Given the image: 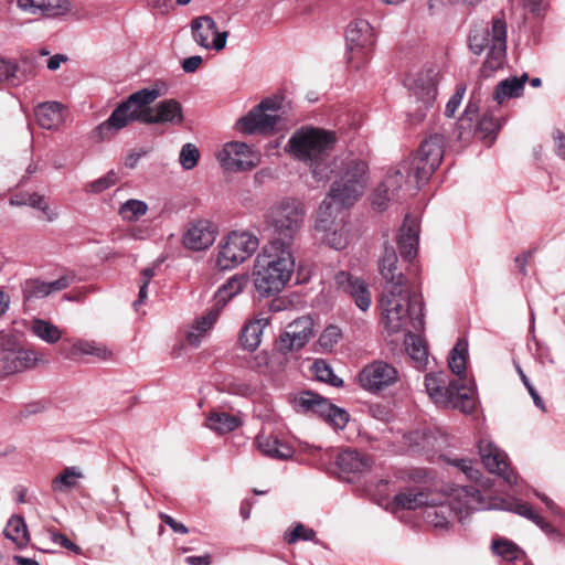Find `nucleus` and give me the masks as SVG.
<instances>
[{
	"label": "nucleus",
	"instance_id": "nucleus-1",
	"mask_svg": "<svg viewBox=\"0 0 565 565\" xmlns=\"http://www.w3.org/2000/svg\"><path fill=\"white\" fill-rule=\"evenodd\" d=\"M167 92L168 85L166 83L156 82L150 87L132 93L113 110L107 120L96 127L95 136L99 140L108 139L111 132L119 131L132 121L147 125H182L184 121L183 107L177 99H163L153 107L150 106Z\"/></svg>",
	"mask_w": 565,
	"mask_h": 565
},
{
	"label": "nucleus",
	"instance_id": "nucleus-2",
	"mask_svg": "<svg viewBox=\"0 0 565 565\" xmlns=\"http://www.w3.org/2000/svg\"><path fill=\"white\" fill-rule=\"evenodd\" d=\"M396 270L397 254L393 246L386 245L380 260V273L386 280L381 298L385 327L390 333H396L409 323L415 331H420L424 329L422 295Z\"/></svg>",
	"mask_w": 565,
	"mask_h": 565
},
{
	"label": "nucleus",
	"instance_id": "nucleus-3",
	"mask_svg": "<svg viewBox=\"0 0 565 565\" xmlns=\"http://www.w3.org/2000/svg\"><path fill=\"white\" fill-rule=\"evenodd\" d=\"M335 143L334 131L305 126L291 135L286 149L294 158L309 166L316 181L326 182L331 179L332 167L339 158H330Z\"/></svg>",
	"mask_w": 565,
	"mask_h": 565
},
{
	"label": "nucleus",
	"instance_id": "nucleus-4",
	"mask_svg": "<svg viewBox=\"0 0 565 565\" xmlns=\"http://www.w3.org/2000/svg\"><path fill=\"white\" fill-rule=\"evenodd\" d=\"M332 167L328 199L333 206L345 209L352 206L363 194L369 181L367 163L358 158H338Z\"/></svg>",
	"mask_w": 565,
	"mask_h": 565
},
{
	"label": "nucleus",
	"instance_id": "nucleus-5",
	"mask_svg": "<svg viewBox=\"0 0 565 565\" xmlns=\"http://www.w3.org/2000/svg\"><path fill=\"white\" fill-rule=\"evenodd\" d=\"M425 387L436 404L471 414L477 406L475 383L465 377L448 380L446 373L426 374Z\"/></svg>",
	"mask_w": 565,
	"mask_h": 565
},
{
	"label": "nucleus",
	"instance_id": "nucleus-6",
	"mask_svg": "<svg viewBox=\"0 0 565 565\" xmlns=\"http://www.w3.org/2000/svg\"><path fill=\"white\" fill-rule=\"evenodd\" d=\"M306 216V209L301 201L286 198L275 203L266 216L267 225L273 230L275 250L289 249L299 234Z\"/></svg>",
	"mask_w": 565,
	"mask_h": 565
},
{
	"label": "nucleus",
	"instance_id": "nucleus-7",
	"mask_svg": "<svg viewBox=\"0 0 565 565\" xmlns=\"http://www.w3.org/2000/svg\"><path fill=\"white\" fill-rule=\"evenodd\" d=\"M295 268L289 249L257 256L254 269V285L260 297H270L282 290Z\"/></svg>",
	"mask_w": 565,
	"mask_h": 565
},
{
	"label": "nucleus",
	"instance_id": "nucleus-8",
	"mask_svg": "<svg viewBox=\"0 0 565 565\" xmlns=\"http://www.w3.org/2000/svg\"><path fill=\"white\" fill-rule=\"evenodd\" d=\"M470 51L480 55L487 51V58L483 70L495 71L500 68L507 56V23L500 17H494L491 28L488 25H476L468 39Z\"/></svg>",
	"mask_w": 565,
	"mask_h": 565
},
{
	"label": "nucleus",
	"instance_id": "nucleus-9",
	"mask_svg": "<svg viewBox=\"0 0 565 565\" xmlns=\"http://www.w3.org/2000/svg\"><path fill=\"white\" fill-rule=\"evenodd\" d=\"M439 73L435 68H427L416 76L407 78L406 85L411 92V109L408 116L412 121L418 122L426 117L427 110L433 107L437 96Z\"/></svg>",
	"mask_w": 565,
	"mask_h": 565
},
{
	"label": "nucleus",
	"instance_id": "nucleus-10",
	"mask_svg": "<svg viewBox=\"0 0 565 565\" xmlns=\"http://www.w3.org/2000/svg\"><path fill=\"white\" fill-rule=\"evenodd\" d=\"M444 146V136L439 134L430 135L422 142L416 154L407 159V162L415 169L414 181H409L408 185L411 184L413 189H420L429 180L441 163Z\"/></svg>",
	"mask_w": 565,
	"mask_h": 565
},
{
	"label": "nucleus",
	"instance_id": "nucleus-11",
	"mask_svg": "<svg viewBox=\"0 0 565 565\" xmlns=\"http://www.w3.org/2000/svg\"><path fill=\"white\" fill-rule=\"evenodd\" d=\"M415 169L407 162L402 161L396 169L390 171L374 193L373 204L381 211L385 210L387 202L398 201L405 194H413L419 189H413L409 181H414Z\"/></svg>",
	"mask_w": 565,
	"mask_h": 565
},
{
	"label": "nucleus",
	"instance_id": "nucleus-12",
	"mask_svg": "<svg viewBox=\"0 0 565 565\" xmlns=\"http://www.w3.org/2000/svg\"><path fill=\"white\" fill-rule=\"evenodd\" d=\"M258 245L257 236L249 232H231L221 244L216 264L222 270L232 269L249 258Z\"/></svg>",
	"mask_w": 565,
	"mask_h": 565
},
{
	"label": "nucleus",
	"instance_id": "nucleus-13",
	"mask_svg": "<svg viewBox=\"0 0 565 565\" xmlns=\"http://www.w3.org/2000/svg\"><path fill=\"white\" fill-rule=\"evenodd\" d=\"M280 102L276 98H265L253 107L247 115L237 121L238 130L245 134L271 135L280 121L278 111Z\"/></svg>",
	"mask_w": 565,
	"mask_h": 565
},
{
	"label": "nucleus",
	"instance_id": "nucleus-14",
	"mask_svg": "<svg viewBox=\"0 0 565 565\" xmlns=\"http://www.w3.org/2000/svg\"><path fill=\"white\" fill-rule=\"evenodd\" d=\"M339 209L333 206L328 199L319 205L315 225L316 236L331 248L341 250L348 244V235L341 222L337 221Z\"/></svg>",
	"mask_w": 565,
	"mask_h": 565
},
{
	"label": "nucleus",
	"instance_id": "nucleus-15",
	"mask_svg": "<svg viewBox=\"0 0 565 565\" xmlns=\"http://www.w3.org/2000/svg\"><path fill=\"white\" fill-rule=\"evenodd\" d=\"M349 62L359 68L365 62L371 46L374 43V33L371 24L363 19L352 21L345 32Z\"/></svg>",
	"mask_w": 565,
	"mask_h": 565
},
{
	"label": "nucleus",
	"instance_id": "nucleus-16",
	"mask_svg": "<svg viewBox=\"0 0 565 565\" xmlns=\"http://www.w3.org/2000/svg\"><path fill=\"white\" fill-rule=\"evenodd\" d=\"M36 353L23 349L13 337L0 334V372L14 374L34 365Z\"/></svg>",
	"mask_w": 565,
	"mask_h": 565
},
{
	"label": "nucleus",
	"instance_id": "nucleus-17",
	"mask_svg": "<svg viewBox=\"0 0 565 565\" xmlns=\"http://www.w3.org/2000/svg\"><path fill=\"white\" fill-rule=\"evenodd\" d=\"M398 379V371L384 361L365 365L359 374L360 385L370 393H379L394 385Z\"/></svg>",
	"mask_w": 565,
	"mask_h": 565
},
{
	"label": "nucleus",
	"instance_id": "nucleus-18",
	"mask_svg": "<svg viewBox=\"0 0 565 565\" xmlns=\"http://www.w3.org/2000/svg\"><path fill=\"white\" fill-rule=\"evenodd\" d=\"M223 168L228 171H247L256 167L257 156L245 142L232 141L224 145L218 154Z\"/></svg>",
	"mask_w": 565,
	"mask_h": 565
},
{
	"label": "nucleus",
	"instance_id": "nucleus-19",
	"mask_svg": "<svg viewBox=\"0 0 565 565\" xmlns=\"http://www.w3.org/2000/svg\"><path fill=\"white\" fill-rule=\"evenodd\" d=\"M313 334V320L303 316L290 322L286 331L280 334L278 350L287 354L291 351L302 349Z\"/></svg>",
	"mask_w": 565,
	"mask_h": 565
},
{
	"label": "nucleus",
	"instance_id": "nucleus-20",
	"mask_svg": "<svg viewBox=\"0 0 565 565\" xmlns=\"http://www.w3.org/2000/svg\"><path fill=\"white\" fill-rule=\"evenodd\" d=\"M193 40L204 49L221 51L226 45L228 33L218 32L216 22L210 15L198 17L191 22Z\"/></svg>",
	"mask_w": 565,
	"mask_h": 565
},
{
	"label": "nucleus",
	"instance_id": "nucleus-21",
	"mask_svg": "<svg viewBox=\"0 0 565 565\" xmlns=\"http://www.w3.org/2000/svg\"><path fill=\"white\" fill-rule=\"evenodd\" d=\"M478 448L482 463L490 472L498 473L509 484L516 483V475L510 469L505 452L486 439L479 441Z\"/></svg>",
	"mask_w": 565,
	"mask_h": 565
},
{
	"label": "nucleus",
	"instance_id": "nucleus-22",
	"mask_svg": "<svg viewBox=\"0 0 565 565\" xmlns=\"http://www.w3.org/2000/svg\"><path fill=\"white\" fill-rule=\"evenodd\" d=\"M334 279L338 289L350 296L360 310L366 311L370 308L371 292L364 280L347 271H339Z\"/></svg>",
	"mask_w": 565,
	"mask_h": 565
},
{
	"label": "nucleus",
	"instance_id": "nucleus-23",
	"mask_svg": "<svg viewBox=\"0 0 565 565\" xmlns=\"http://www.w3.org/2000/svg\"><path fill=\"white\" fill-rule=\"evenodd\" d=\"M456 515V505L445 494L436 492L424 510L425 521L434 527L446 529Z\"/></svg>",
	"mask_w": 565,
	"mask_h": 565
},
{
	"label": "nucleus",
	"instance_id": "nucleus-24",
	"mask_svg": "<svg viewBox=\"0 0 565 565\" xmlns=\"http://www.w3.org/2000/svg\"><path fill=\"white\" fill-rule=\"evenodd\" d=\"M216 233V226L207 220L192 222L183 235V245L192 250L206 249L214 243Z\"/></svg>",
	"mask_w": 565,
	"mask_h": 565
},
{
	"label": "nucleus",
	"instance_id": "nucleus-25",
	"mask_svg": "<svg viewBox=\"0 0 565 565\" xmlns=\"http://www.w3.org/2000/svg\"><path fill=\"white\" fill-rule=\"evenodd\" d=\"M419 242V224L415 216L406 215L399 228L397 245L399 254L406 262H413L417 256Z\"/></svg>",
	"mask_w": 565,
	"mask_h": 565
},
{
	"label": "nucleus",
	"instance_id": "nucleus-26",
	"mask_svg": "<svg viewBox=\"0 0 565 565\" xmlns=\"http://www.w3.org/2000/svg\"><path fill=\"white\" fill-rule=\"evenodd\" d=\"M452 501L456 505V515L460 522L472 511L488 509L480 490L475 486H466L456 491Z\"/></svg>",
	"mask_w": 565,
	"mask_h": 565
},
{
	"label": "nucleus",
	"instance_id": "nucleus-27",
	"mask_svg": "<svg viewBox=\"0 0 565 565\" xmlns=\"http://www.w3.org/2000/svg\"><path fill=\"white\" fill-rule=\"evenodd\" d=\"M23 11L47 18L63 15L71 10L68 0H18Z\"/></svg>",
	"mask_w": 565,
	"mask_h": 565
},
{
	"label": "nucleus",
	"instance_id": "nucleus-28",
	"mask_svg": "<svg viewBox=\"0 0 565 565\" xmlns=\"http://www.w3.org/2000/svg\"><path fill=\"white\" fill-rule=\"evenodd\" d=\"M31 75V67L26 60L21 63H14L0 58V83L9 86H19Z\"/></svg>",
	"mask_w": 565,
	"mask_h": 565
},
{
	"label": "nucleus",
	"instance_id": "nucleus-29",
	"mask_svg": "<svg viewBox=\"0 0 565 565\" xmlns=\"http://www.w3.org/2000/svg\"><path fill=\"white\" fill-rule=\"evenodd\" d=\"M337 466L344 473H361L371 468L372 459L358 450L347 449L338 455Z\"/></svg>",
	"mask_w": 565,
	"mask_h": 565
},
{
	"label": "nucleus",
	"instance_id": "nucleus-30",
	"mask_svg": "<svg viewBox=\"0 0 565 565\" xmlns=\"http://www.w3.org/2000/svg\"><path fill=\"white\" fill-rule=\"evenodd\" d=\"M257 448L267 457L286 460L292 457L294 448L277 437L259 434L256 437Z\"/></svg>",
	"mask_w": 565,
	"mask_h": 565
},
{
	"label": "nucleus",
	"instance_id": "nucleus-31",
	"mask_svg": "<svg viewBox=\"0 0 565 565\" xmlns=\"http://www.w3.org/2000/svg\"><path fill=\"white\" fill-rule=\"evenodd\" d=\"M435 493L426 489H408L394 497V504L401 509L416 510L424 508L425 510Z\"/></svg>",
	"mask_w": 565,
	"mask_h": 565
},
{
	"label": "nucleus",
	"instance_id": "nucleus-32",
	"mask_svg": "<svg viewBox=\"0 0 565 565\" xmlns=\"http://www.w3.org/2000/svg\"><path fill=\"white\" fill-rule=\"evenodd\" d=\"M326 407H328V399L311 391L300 392L294 398V408L298 413L318 415L321 417Z\"/></svg>",
	"mask_w": 565,
	"mask_h": 565
},
{
	"label": "nucleus",
	"instance_id": "nucleus-33",
	"mask_svg": "<svg viewBox=\"0 0 565 565\" xmlns=\"http://www.w3.org/2000/svg\"><path fill=\"white\" fill-rule=\"evenodd\" d=\"M529 79V75L523 73L521 76H511L501 81L493 93V99L498 104H502L509 98H518L522 95L524 85Z\"/></svg>",
	"mask_w": 565,
	"mask_h": 565
},
{
	"label": "nucleus",
	"instance_id": "nucleus-34",
	"mask_svg": "<svg viewBox=\"0 0 565 565\" xmlns=\"http://www.w3.org/2000/svg\"><path fill=\"white\" fill-rule=\"evenodd\" d=\"M62 109L63 105L58 102L40 104L35 109V117L39 125L47 130L57 127L63 120Z\"/></svg>",
	"mask_w": 565,
	"mask_h": 565
},
{
	"label": "nucleus",
	"instance_id": "nucleus-35",
	"mask_svg": "<svg viewBox=\"0 0 565 565\" xmlns=\"http://www.w3.org/2000/svg\"><path fill=\"white\" fill-rule=\"evenodd\" d=\"M242 420L238 416L226 412H211L206 418V427L220 435L231 433L239 427Z\"/></svg>",
	"mask_w": 565,
	"mask_h": 565
},
{
	"label": "nucleus",
	"instance_id": "nucleus-36",
	"mask_svg": "<svg viewBox=\"0 0 565 565\" xmlns=\"http://www.w3.org/2000/svg\"><path fill=\"white\" fill-rule=\"evenodd\" d=\"M82 478H84V475L78 467H66L52 479L51 489L57 493H66L74 489Z\"/></svg>",
	"mask_w": 565,
	"mask_h": 565
},
{
	"label": "nucleus",
	"instance_id": "nucleus-37",
	"mask_svg": "<svg viewBox=\"0 0 565 565\" xmlns=\"http://www.w3.org/2000/svg\"><path fill=\"white\" fill-rule=\"evenodd\" d=\"M268 324V318H258L247 323L242 330V345L249 351L256 350L260 344L264 328H266Z\"/></svg>",
	"mask_w": 565,
	"mask_h": 565
},
{
	"label": "nucleus",
	"instance_id": "nucleus-38",
	"mask_svg": "<svg viewBox=\"0 0 565 565\" xmlns=\"http://www.w3.org/2000/svg\"><path fill=\"white\" fill-rule=\"evenodd\" d=\"M4 535L14 542L19 548L24 547L30 541L26 524L20 515H12L9 519L4 529Z\"/></svg>",
	"mask_w": 565,
	"mask_h": 565
},
{
	"label": "nucleus",
	"instance_id": "nucleus-39",
	"mask_svg": "<svg viewBox=\"0 0 565 565\" xmlns=\"http://www.w3.org/2000/svg\"><path fill=\"white\" fill-rule=\"evenodd\" d=\"M31 331L49 344H54L62 338V331L58 327L44 319H34L31 324Z\"/></svg>",
	"mask_w": 565,
	"mask_h": 565
},
{
	"label": "nucleus",
	"instance_id": "nucleus-40",
	"mask_svg": "<svg viewBox=\"0 0 565 565\" xmlns=\"http://www.w3.org/2000/svg\"><path fill=\"white\" fill-rule=\"evenodd\" d=\"M406 351L408 352L412 360H414L417 366H423L427 362V349L423 342V340L413 333L412 331H407L405 334Z\"/></svg>",
	"mask_w": 565,
	"mask_h": 565
},
{
	"label": "nucleus",
	"instance_id": "nucleus-41",
	"mask_svg": "<svg viewBox=\"0 0 565 565\" xmlns=\"http://www.w3.org/2000/svg\"><path fill=\"white\" fill-rule=\"evenodd\" d=\"M468 355V343L465 340H459L452 348L448 365L451 372L456 375H462L466 371Z\"/></svg>",
	"mask_w": 565,
	"mask_h": 565
},
{
	"label": "nucleus",
	"instance_id": "nucleus-42",
	"mask_svg": "<svg viewBox=\"0 0 565 565\" xmlns=\"http://www.w3.org/2000/svg\"><path fill=\"white\" fill-rule=\"evenodd\" d=\"M72 355H94L102 360L110 356V351L95 341L77 340L71 349Z\"/></svg>",
	"mask_w": 565,
	"mask_h": 565
},
{
	"label": "nucleus",
	"instance_id": "nucleus-43",
	"mask_svg": "<svg viewBox=\"0 0 565 565\" xmlns=\"http://www.w3.org/2000/svg\"><path fill=\"white\" fill-rule=\"evenodd\" d=\"M217 315L209 312L195 322L192 329L186 334V340L192 347H198L201 343L203 334L212 327L215 322Z\"/></svg>",
	"mask_w": 565,
	"mask_h": 565
},
{
	"label": "nucleus",
	"instance_id": "nucleus-44",
	"mask_svg": "<svg viewBox=\"0 0 565 565\" xmlns=\"http://www.w3.org/2000/svg\"><path fill=\"white\" fill-rule=\"evenodd\" d=\"M513 512L531 520L544 533L548 535L555 533V529L550 523H547L540 514L535 513L530 504L525 502H519L514 505Z\"/></svg>",
	"mask_w": 565,
	"mask_h": 565
},
{
	"label": "nucleus",
	"instance_id": "nucleus-45",
	"mask_svg": "<svg viewBox=\"0 0 565 565\" xmlns=\"http://www.w3.org/2000/svg\"><path fill=\"white\" fill-rule=\"evenodd\" d=\"M311 370L315 376L321 382H326L334 387L343 385L342 379L333 373L332 367L324 360L315 361Z\"/></svg>",
	"mask_w": 565,
	"mask_h": 565
},
{
	"label": "nucleus",
	"instance_id": "nucleus-46",
	"mask_svg": "<svg viewBox=\"0 0 565 565\" xmlns=\"http://www.w3.org/2000/svg\"><path fill=\"white\" fill-rule=\"evenodd\" d=\"M147 211L148 205L146 202L130 199L120 205L119 215L125 221L134 222L137 221L140 216L145 215Z\"/></svg>",
	"mask_w": 565,
	"mask_h": 565
},
{
	"label": "nucleus",
	"instance_id": "nucleus-47",
	"mask_svg": "<svg viewBox=\"0 0 565 565\" xmlns=\"http://www.w3.org/2000/svg\"><path fill=\"white\" fill-rule=\"evenodd\" d=\"M23 299L25 301L42 299L47 296L46 282L40 279H26L22 286Z\"/></svg>",
	"mask_w": 565,
	"mask_h": 565
},
{
	"label": "nucleus",
	"instance_id": "nucleus-48",
	"mask_svg": "<svg viewBox=\"0 0 565 565\" xmlns=\"http://www.w3.org/2000/svg\"><path fill=\"white\" fill-rule=\"evenodd\" d=\"M329 424H331L334 428L343 429L349 420V414L328 401V407L323 409V415H321Z\"/></svg>",
	"mask_w": 565,
	"mask_h": 565
},
{
	"label": "nucleus",
	"instance_id": "nucleus-49",
	"mask_svg": "<svg viewBox=\"0 0 565 565\" xmlns=\"http://www.w3.org/2000/svg\"><path fill=\"white\" fill-rule=\"evenodd\" d=\"M492 551L505 561H514L519 557L520 548L516 544L505 539L494 540Z\"/></svg>",
	"mask_w": 565,
	"mask_h": 565
},
{
	"label": "nucleus",
	"instance_id": "nucleus-50",
	"mask_svg": "<svg viewBox=\"0 0 565 565\" xmlns=\"http://www.w3.org/2000/svg\"><path fill=\"white\" fill-rule=\"evenodd\" d=\"M342 337V331L339 327L328 326L319 337L318 344L324 352H330L333 347L339 342Z\"/></svg>",
	"mask_w": 565,
	"mask_h": 565
},
{
	"label": "nucleus",
	"instance_id": "nucleus-51",
	"mask_svg": "<svg viewBox=\"0 0 565 565\" xmlns=\"http://www.w3.org/2000/svg\"><path fill=\"white\" fill-rule=\"evenodd\" d=\"M117 182V174L114 170L108 171L104 177L89 182L86 185V192L89 193H102L105 190L109 189L110 186L115 185Z\"/></svg>",
	"mask_w": 565,
	"mask_h": 565
},
{
	"label": "nucleus",
	"instance_id": "nucleus-52",
	"mask_svg": "<svg viewBox=\"0 0 565 565\" xmlns=\"http://www.w3.org/2000/svg\"><path fill=\"white\" fill-rule=\"evenodd\" d=\"M199 158V149L193 143H185L181 149L179 160L183 169L191 170L198 164Z\"/></svg>",
	"mask_w": 565,
	"mask_h": 565
},
{
	"label": "nucleus",
	"instance_id": "nucleus-53",
	"mask_svg": "<svg viewBox=\"0 0 565 565\" xmlns=\"http://www.w3.org/2000/svg\"><path fill=\"white\" fill-rule=\"evenodd\" d=\"M316 537V532L312 529L306 527L301 523H297L291 531L287 532L285 535V541L288 544H294L299 540L302 541H313Z\"/></svg>",
	"mask_w": 565,
	"mask_h": 565
},
{
	"label": "nucleus",
	"instance_id": "nucleus-54",
	"mask_svg": "<svg viewBox=\"0 0 565 565\" xmlns=\"http://www.w3.org/2000/svg\"><path fill=\"white\" fill-rule=\"evenodd\" d=\"M500 126L495 119L489 116H484L477 126V131L483 139H490L492 141L498 132Z\"/></svg>",
	"mask_w": 565,
	"mask_h": 565
},
{
	"label": "nucleus",
	"instance_id": "nucleus-55",
	"mask_svg": "<svg viewBox=\"0 0 565 565\" xmlns=\"http://www.w3.org/2000/svg\"><path fill=\"white\" fill-rule=\"evenodd\" d=\"M465 93H466L465 85L457 86L455 94L450 97V99L448 100V103L446 105L445 115L447 117H452L455 115V113L457 111L458 107L460 106V104L462 102Z\"/></svg>",
	"mask_w": 565,
	"mask_h": 565
},
{
	"label": "nucleus",
	"instance_id": "nucleus-56",
	"mask_svg": "<svg viewBox=\"0 0 565 565\" xmlns=\"http://www.w3.org/2000/svg\"><path fill=\"white\" fill-rule=\"evenodd\" d=\"M479 113V105L478 102L473 100L472 98L467 104L465 111L462 116L459 119V127L465 128V125L467 124L468 127H471L472 121L477 117Z\"/></svg>",
	"mask_w": 565,
	"mask_h": 565
},
{
	"label": "nucleus",
	"instance_id": "nucleus-57",
	"mask_svg": "<svg viewBox=\"0 0 565 565\" xmlns=\"http://www.w3.org/2000/svg\"><path fill=\"white\" fill-rule=\"evenodd\" d=\"M49 534L53 543L58 544L64 548L72 551L75 554L82 553V548L72 541H70L64 534L53 531H49Z\"/></svg>",
	"mask_w": 565,
	"mask_h": 565
},
{
	"label": "nucleus",
	"instance_id": "nucleus-58",
	"mask_svg": "<svg viewBox=\"0 0 565 565\" xmlns=\"http://www.w3.org/2000/svg\"><path fill=\"white\" fill-rule=\"evenodd\" d=\"M74 278V275H64L54 281L46 282L47 296L67 288L73 282Z\"/></svg>",
	"mask_w": 565,
	"mask_h": 565
},
{
	"label": "nucleus",
	"instance_id": "nucleus-59",
	"mask_svg": "<svg viewBox=\"0 0 565 565\" xmlns=\"http://www.w3.org/2000/svg\"><path fill=\"white\" fill-rule=\"evenodd\" d=\"M246 281L244 277H233L223 286V292H225L228 298H232L242 290Z\"/></svg>",
	"mask_w": 565,
	"mask_h": 565
},
{
	"label": "nucleus",
	"instance_id": "nucleus-60",
	"mask_svg": "<svg viewBox=\"0 0 565 565\" xmlns=\"http://www.w3.org/2000/svg\"><path fill=\"white\" fill-rule=\"evenodd\" d=\"M160 520L166 523L173 532L179 534H188L189 529L181 522L175 521L172 516L169 514H166L163 512L159 513Z\"/></svg>",
	"mask_w": 565,
	"mask_h": 565
},
{
	"label": "nucleus",
	"instance_id": "nucleus-61",
	"mask_svg": "<svg viewBox=\"0 0 565 565\" xmlns=\"http://www.w3.org/2000/svg\"><path fill=\"white\" fill-rule=\"evenodd\" d=\"M11 203L12 204H17V205H22V204L23 205H30V206H32L34 209H39L40 210L43 206V204L46 203V202H45V198L43 195H41L39 193H32V194H29L26 196V199L23 200V201L11 200Z\"/></svg>",
	"mask_w": 565,
	"mask_h": 565
},
{
	"label": "nucleus",
	"instance_id": "nucleus-62",
	"mask_svg": "<svg viewBox=\"0 0 565 565\" xmlns=\"http://www.w3.org/2000/svg\"><path fill=\"white\" fill-rule=\"evenodd\" d=\"M552 138L555 142L556 153L559 158L565 160V134L559 129L554 130Z\"/></svg>",
	"mask_w": 565,
	"mask_h": 565
},
{
	"label": "nucleus",
	"instance_id": "nucleus-63",
	"mask_svg": "<svg viewBox=\"0 0 565 565\" xmlns=\"http://www.w3.org/2000/svg\"><path fill=\"white\" fill-rule=\"evenodd\" d=\"M203 60L200 55H193L182 61V70L185 73H194L202 64Z\"/></svg>",
	"mask_w": 565,
	"mask_h": 565
},
{
	"label": "nucleus",
	"instance_id": "nucleus-64",
	"mask_svg": "<svg viewBox=\"0 0 565 565\" xmlns=\"http://www.w3.org/2000/svg\"><path fill=\"white\" fill-rule=\"evenodd\" d=\"M452 465L458 467L461 471H463L469 477H472L473 472H476L473 470L472 461L470 459H465V458L455 459V460H452Z\"/></svg>",
	"mask_w": 565,
	"mask_h": 565
}]
</instances>
